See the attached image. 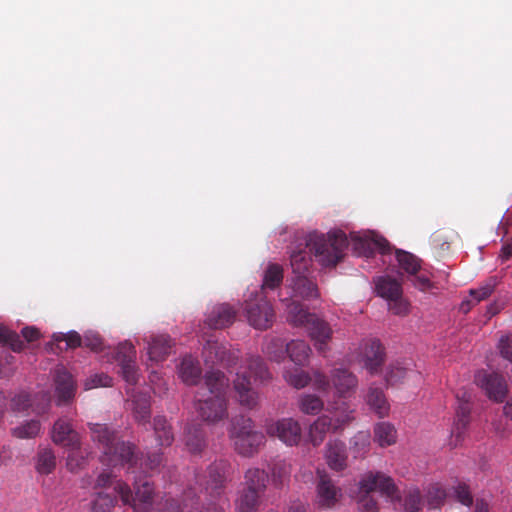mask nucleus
<instances>
[{
    "label": "nucleus",
    "instance_id": "nucleus-1",
    "mask_svg": "<svg viewBox=\"0 0 512 512\" xmlns=\"http://www.w3.org/2000/svg\"><path fill=\"white\" fill-rule=\"evenodd\" d=\"M91 438L102 451V462L106 465L126 467L128 472L154 473L163 463L160 451L149 452L145 460L135 454L136 446L121 440L115 430L106 424H89Z\"/></svg>",
    "mask_w": 512,
    "mask_h": 512
},
{
    "label": "nucleus",
    "instance_id": "nucleus-2",
    "mask_svg": "<svg viewBox=\"0 0 512 512\" xmlns=\"http://www.w3.org/2000/svg\"><path fill=\"white\" fill-rule=\"evenodd\" d=\"M304 250H293L290 256L291 268L294 275L309 272L311 263L310 253H313L317 261L325 267H334L344 256L348 247V238L341 230L331 231L327 235L310 234L305 240Z\"/></svg>",
    "mask_w": 512,
    "mask_h": 512
},
{
    "label": "nucleus",
    "instance_id": "nucleus-3",
    "mask_svg": "<svg viewBox=\"0 0 512 512\" xmlns=\"http://www.w3.org/2000/svg\"><path fill=\"white\" fill-rule=\"evenodd\" d=\"M205 386L210 396L201 399L200 396H204V394L197 392L195 396L197 399L196 410L203 421L217 423L228 416L225 397L228 379L219 370L209 371L205 374Z\"/></svg>",
    "mask_w": 512,
    "mask_h": 512
},
{
    "label": "nucleus",
    "instance_id": "nucleus-4",
    "mask_svg": "<svg viewBox=\"0 0 512 512\" xmlns=\"http://www.w3.org/2000/svg\"><path fill=\"white\" fill-rule=\"evenodd\" d=\"M287 321L293 326L305 327L318 352L324 354L327 351L333 331L325 320L308 312L301 303L290 301L287 304Z\"/></svg>",
    "mask_w": 512,
    "mask_h": 512
},
{
    "label": "nucleus",
    "instance_id": "nucleus-5",
    "mask_svg": "<svg viewBox=\"0 0 512 512\" xmlns=\"http://www.w3.org/2000/svg\"><path fill=\"white\" fill-rule=\"evenodd\" d=\"M229 437L235 451L247 458L259 453L265 443V436L261 431L256 430L251 418L243 415L232 419L229 429Z\"/></svg>",
    "mask_w": 512,
    "mask_h": 512
},
{
    "label": "nucleus",
    "instance_id": "nucleus-6",
    "mask_svg": "<svg viewBox=\"0 0 512 512\" xmlns=\"http://www.w3.org/2000/svg\"><path fill=\"white\" fill-rule=\"evenodd\" d=\"M268 377L269 372L263 360L260 357H250L247 371L238 372L234 380V388L242 406L252 409L257 405L258 395L252 388L251 378L254 381H264Z\"/></svg>",
    "mask_w": 512,
    "mask_h": 512
},
{
    "label": "nucleus",
    "instance_id": "nucleus-7",
    "mask_svg": "<svg viewBox=\"0 0 512 512\" xmlns=\"http://www.w3.org/2000/svg\"><path fill=\"white\" fill-rule=\"evenodd\" d=\"M114 490L125 505H131L133 507L134 512L150 511L154 489L147 480L141 484L136 483L135 495H133L130 487L122 482H118Z\"/></svg>",
    "mask_w": 512,
    "mask_h": 512
},
{
    "label": "nucleus",
    "instance_id": "nucleus-8",
    "mask_svg": "<svg viewBox=\"0 0 512 512\" xmlns=\"http://www.w3.org/2000/svg\"><path fill=\"white\" fill-rule=\"evenodd\" d=\"M474 381L490 400L502 403L508 394V385L504 377L498 373L481 370L475 374Z\"/></svg>",
    "mask_w": 512,
    "mask_h": 512
},
{
    "label": "nucleus",
    "instance_id": "nucleus-9",
    "mask_svg": "<svg viewBox=\"0 0 512 512\" xmlns=\"http://www.w3.org/2000/svg\"><path fill=\"white\" fill-rule=\"evenodd\" d=\"M360 489L367 494L378 491L391 500L399 499L398 488L394 480L382 472L369 471L365 473L360 480Z\"/></svg>",
    "mask_w": 512,
    "mask_h": 512
},
{
    "label": "nucleus",
    "instance_id": "nucleus-10",
    "mask_svg": "<svg viewBox=\"0 0 512 512\" xmlns=\"http://www.w3.org/2000/svg\"><path fill=\"white\" fill-rule=\"evenodd\" d=\"M246 316L251 326L256 329H267L272 325L274 310L265 298L246 301Z\"/></svg>",
    "mask_w": 512,
    "mask_h": 512
},
{
    "label": "nucleus",
    "instance_id": "nucleus-11",
    "mask_svg": "<svg viewBox=\"0 0 512 512\" xmlns=\"http://www.w3.org/2000/svg\"><path fill=\"white\" fill-rule=\"evenodd\" d=\"M116 360L120 367L119 373L129 385L138 382L139 374L136 366V350L132 343L125 341L120 343L116 351Z\"/></svg>",
    "mask_w": 512,
    "mask_h": 512
},
{
    "label": "nucleus",
    "instance_id": "nucleus-12",
    "mask_svg": "<svg viewBox=\"0 0 512 512\" xmlns=\"http://www.w3.org/2000/svg\"><path fill=\"white\" fill-rule=\"evenodd\" d=\"M274 346L282 349L284 347V342L280 339H274L267 347L269 356L275 361H280V359L283 358V351H281L279 355L276 353L273 354L271 349ZM285 348V352L296 365H303L308 360L311 353L310 346L303 340H293L290 343H287Z\"/></svg>",
    "mask_w": 512,
    "mask_h": 512
},
{
    "label": "nucleus",
    "instance_id": "nucleus-13",
    "mask_svg": "<svg viewBox=\"0 0 512 512\" xmlns=\"http://www.w3.org/2000/svg\"><path fill=\"white\" fill-rule=\"evenodd\" d=\"M341 497V489L325 471H317L316 502L320 507L331 508Z\"/></svg>",
    "mask_w": 512,
    "mask_h": 512
},
{
    "label": "nucleus",
    "instance_id": "nucleus-14",
    "mask_svg": "<svg viewBox=\"0 0 512 512\" xmlns=\"http://www.w3.org/2000/svg\"><path fill=\"white\" fill-rule=\"evenodd\" d=\"M349 422H351V417L348 414L345 418L336 419H332L328 415H322L310 426V441L313 446H319L328 432L340 430Z\"/></svg>",
    "mask_w": 512,
    "mask_h": 512
},
{
    "label": "nucleus",
    "instance_id": "nucleus-15",
    "mask_svg": "<svg viewBox=\"0 0 512 512\" xmlns=\"http://www.w3.org/2000/svg\"><path fill=\"white\" fill-rule=\"evenodd\" d=\"M267 433L290 446L298 444L301 439V427L297 421L291 418H284L269 424Z\"/></svg>",
    "mask_w": 512,
    "mask_h": 512
},
{
    "label": "nucleus",
    "instance_id": "nucleus-16",
    "mask_svg": "<svg viewBox=\"0 0 512 512\" xmlns=\"http://www.w3.org/2000/svg\"><path fill=\"white\" fill-rule=\"evenodd\" d=\"M354 249L362 255L370 256L374 251H379L382 254H388L391 251L390 243L382 236L375 233L359 235L351 234Z\"/></svg>",
    "mask_w": 512,
    "mask_h": 512
},
{
    "label": "nucleus",
    "instance_id": "nucleus-17",
    "mask_svg": "<svg viewBox=\"0 0 512 512\" xmlns=\"http://www.w3.org/2000/svg\"><path fill=\"white\" fill-rule=\"evenodd\" d=\"M361 355L365 368L371 374L378 373L385 361L384 347L377 339L365 340L361 345Z\"/></svg>",
    "mask_w": 512,
    "mask_h": 512
},
{
    "label": "nucleus",
    "instance_id": "nucleus-18",
    "mask_svg": "<svg viewBox=\"0 0 512 512\" xmlns=\"http://www.w3.org/2000/svg\"><path fill=\"white\" fill-rule=\"evenodd\" d=\"M52 440L54 443L70 450H75L80 447L79 434L66 419H59L54 423L52 428Z\"/></svg>",
    "mask_w": 512,
    "mask_h": 512
},
{
    "label": "nucleus",
    "instance_id": "nucleus-19",
    "mask_svg": "<svg viewBox=\"0 0 512 512\" xmlns=\"http://www.w3.org/2000/svg\"><path fill=\"white\" fill-rule=\"evenodd\" d=\"M54 382L59 402H67L74 397L76 383L64 366H57L54 370Z\"/></svg>",
    "mask_w": 512,
    "mask_h": 512
},
{
    "label": "nucleus",
    "instance_id": "nucleus-20",
    "mask_svg": "<svg viewBox=\"0 0 512 512\" xmlns=\"http://www.w3.org/2000/svg\"><path fill=\"white\" fill-rule=\"evenodd\" d=\"M236 314L237 310L229 304H218L209 312L205 323L212 329H223L234 322Z\"/></svg>",
    "mask_w": 512,
    "mask_h": 512
},
{
    "label": "nucleus",
    "instance_id": "nucleus-21",
    "mask_svg": "<svg viewBox=\"0 0 512 512\" xmlns=\"http://www.w3.org/2000/svg\"><path fill=\"white\" fill-rule=\"evenodd\" d=\"M325 458L332 470L336 472L345 470L348 458L345 443L340 440H330L326 444Z\"/></svg>",
    "mask_w": 512,
    "mask_h": 512
},
{
    "label": "nucleus",
    "instance_id": "nucleus-22",
    "mask_svg": "<svg viewBox=\"0 0 512 512\" xmlns=\"http://www.w3.org/2000/svg\"><path fill=\"white\" fill-rule=\"evenodd\" d=\"M456 397L458 406L456 408V421L453 433H455L456 438L459 439L470 422L471 394L467 391H463L462 394L457 393Z\"/></svg>",
    "mask_w": 512,
    "mask_h": 512
},
{
    "label": "nucleus",
    "instance_id": "nucleus-23",
    "mask_svg": "<svg viewBox=\"0 0 512 512\" xmlns=\"http://www.w3.org/2000/svg\"><path fill=\"white\" fill-rule=\"evenodd\" d=\"M331 381L340 396L353 392L357 385V377L348 369L336 368L331 371Z\"/></svg>",
    "mask_w": 512,
    "mask_h": 512
},
{
    "label": "nucleus",
    "instance_id": "nucleus-24",
    "mask_svg": "<svg viewBox=\"0 0 512 512\" xmlns=\"http://www.w3.org/2000/svg\"><path fill=\"white\" fill-rule=\"evenodd\" d=\"M269 482V475L264 469L252 467L244 474V488L264 494Z\"/></svg>",
    "mask_w": 512,
    "mask_h": 512
},
{
    "label": "nucleus",
    "instance_id": "nucleus-25",
    "mask_svg": "<svg viewBox=\"0 0 512 512\" xmlns=\"http://www.w3.org/2000/svg\"><path fill=\"white\" fill-rule=\"evenodd\" d=\"M179 376L187 385H197L201 377L199 362L191 355L183 357L179 366Z\"/></svg>",
    "mask_w": 512,
    "mask_h": 512
},
{
    "label": "nucleus",
    "instance_id": "nucleus-26",
    "mask_svg": "<svg viewBox=\"0 0 512 512\" xmlns=\"http://www.w3.org/2000/svg\"><path fill=\"white\" fill-rule=\"evenodd\" d=\"M292 289L295 296L312 299L319 296L317 284L308 277L307 273L294 275Z\"/></svg>",
    "mask_w": 512,
    "mask_h": 512
},
{
    "label": "nucleus",
    "instance_id": "nucleus-27",
    "mask_svg": "<svg viewBox=\"0 0 512 512\" xmlns=\"http://www.w3.org/2000/svg\"><path fill=\"white\" fill-rule=\"evenodd\" d=\"M171 339L168 335L152 336L148 342V354L152 361H162L170 353Z\"/></svg>",
    "mask_w": 512,
    "mask_h": 512
},
{
    "label": "nucleus",
    "instance_id": "nucleus-28",
    "mask_svg": "<svg viewBox=\"0 0 512 512\" xmlns=\"http://www.w3.org/2000/svg\"><path fill=\"white\" fill-rule=\"evenodd\" d=\"M366 402L378 417L384 418L388 416L390 405L382 389L373 386L369 387Z\"/></svg>",
    "mask_w": 512,
    "mask_h": 512
},
{
    "label": "nucleus",
    "instance_id": "nucleus-29",
    "mask_svg": "<svg viewBox=\"0 0 512 512\" xmlns=\"http://www.w3.org/2000/svg\"><path fill=\"white\" fill-rule=\"evenodd\" d=\"M185 445L192 454H198L206 447L205 433L201 425L195 424L187 427Z\"/></svg>",
    "mask_w": 512,
    "mask_h": 512
},
{
    "label": "nucleus",
    "instance_id": "nucleus-30",
    "mask_svg": "<svg viewBox=\"0 0 512 512\" xmlns=\"http://www.w3.org/2000/svg\"><path fill=\"white\" fill-rule=\"evenodd\" d=\"M153 430L159 446L169 447L174 441L172 426L163 416H156L153 420Z\"/></svg>",
    "mask_w": 512,
    "mask_h": 512
},
{
    "label": "nucleus",
    "instance_id": "nucleus-31",
    "mask_svg": "<svg viewBox=\"0 0 512 512\" xmlns=\"http://www.w3.org/2000/svg\"><path fill=\"white\" fill-rule=\"evenodd\" d=\"M457 238L458 234L452 230H437L431 235L430 243L437 254L444 255Z\"/></svg>",
    "mask_w": 512,
    "mask_h": 512
},
{
    "label": "nucleus",
    "instance_id": "nucleus-32",
    "mask_svg": "<svg viewBox=\"0 0 512 512\" xmlns=\"http://www.w3.org/2000/svg\"><path fill=\"white\" fill-rule=\"evenodd\" d=\"M132 410L137 422L146 424L150 419V397L145 393H138L132 396Z\"/></svg>",
    "mask_w": 512,
    "mask_h": 512
},
{
    "label": "nucleus",
    "instance_id": "nucleus-33",
    "mask_svg": "<svg viewBox=\"0 0 512 512\" xmlns=\"http://www.w3.org/2000/svg\"><path fill=\"white\" fill-rule=\"evenodd\" d=\"M376 290L379 296L387 301L402 295V286L399 281L389 276L380 277L376 283Z\"/></svg>",
    "mask_w": 512,
    "mask_h": 512
},
{
    "label": "nucleus",
    "instance_id": "nucleus-34",
    "mask_svg": "<svg viewBox=\"0 0 512 512\" xmlns=\"http://www.w3.org/2000/svg\"><path fill=\"white\" fill-rule=\"evenodd\" d=\"M261 496L262 494L258 492L243 488L235 502L236 510L238 512H256Z\"/></svg>",
    "mask_w": 512,
    "mask_h": 512
},
{
    "label": "nucleus",
    "instance_id": "nucleus-35",
    "mask_svg": "<svg viewBox=\"0 0 512 512\" xmlns=\"http://www.w3.org/2000/svg\"><path fill=\"white\" fill-rule=\"evenodd\" d=\"M397 439V431L389 422L377 423L374 427V440L381 447L394 444Z\"/></svg>",
    "mask_w": 512,
    "mask_h": 512
},
{
    "label": "nucleus",
    "instance_id": "nucleus-36",
    "mask_svg": "<svg viewBox=\"0 0 512 512\" xmlns=\"http://www.w3.org/2000/svg\"><path fill=\"white\" fill-rule=\"evenodd\" d=\"M370 450V434L360 431L350 440V452L355 459L364 458Z\"/></svg>",
    "mask_w": 512,
    "mask_h": 512
},
{
    "label": "nucleus",
    "instance_id": "nucleus-37",
    "mask_svg": "<svg viewBox=\"0 0 512 512\" xmlns=\"http://www.w3.org/2000/svg\"><path fill=\"white\" fill-rule=\"evenodd\" d=\"M396 259L399 267L409 275H416L421 269V260L410 252L396 250Z\"/></svg>",
    "mask_w": 512,
    "mask_h": 512
},
{
    "label": "nucleus",
    "instance_id": "nucleus-38",
    "mask_svg": "<svg viewBox=\"0 0 512 512\" xmlns=\"http://www.w3.org/2000/svg\"><path fill=\"white\" fill-rule=\"evenodd\" d=\"M283 281V269L278 264H269L264 272L262 289H275Z\"/></svg>",
    "mask_w": 512,
    "mask_h": 512
},
{
    "label": "nucleus",
    "instance_id": "nucleus-39",
    "mask_svg": "<svg viewBox=\"0 0 512 512\" xmlns=\"http://www.w3.org/2000/svg\"><path fill=\"white\" fill-rule=\"evenodd\" d=\"M447 495V491L439 483L430 485L425 495L428 507L433 509L441 507Z\"/></svg>",
    "mask_w": 512,
    "mask_h": 512
},
{
    "label": "nucleus",
    "instance_id": "nucleus-40",
    "mask_svg": "<svg viewBox=\"0 0 512 512\" xmlns=\"http://www.w3.org/2000/svg\"><path fill=\"white\" fill-rule=\"evenodd\" d=\"M411 375H416L415 371L402 366L399 363L391 364L386 372V382L389 385L402 383L403 380Z\"/></svg>",
    "mask_w": 512,
    "mask_h": 512
},
{
    "label": "nucleus",
    "instance_id": "nucleus-41",
    "mask_svg": "<svg viewBox=\"0 0 512 512\" xmlns=\"http://www.w3.org/2000/svg\"><path fill=\"white\" fill-rule=\"evenodd\" d=\"M41 430V424L38 420L32 419L25 421L19 426L13 428V436L19 439H30L36 437Z\"/></svg>",
    "mask_w": 512,
    "mask_h": 512
},
{
    "label": "nucleus",
    "instance_id": "nucleus-42",
    "mask_svg": "<svg viewBox=\"0 0 512 512\" xmlns=\"http://www.w3.org/2000/svg\"><path fill=\"white\" fill-rule=\"evenodd\" d=\"M56 466V457L50 449L39 451L36 469L41 474L51 473Z\"/></svg>",
    "mask_w": 512,
    "mask_h": 512
},
{
    "label": "nucleus",
    "instance_id": "nucleus-43",
    "mask_svg": "<svg viewBox=\"0 0 512 512\" xmlns=\"http://www.w3.org/2000/svg\"><path fill=\"white\" fill-rule=\"evenodd\" d=\"M286 382L296 389L304 388L312 378L302 369L295 368L284 373Z\"/></svg>",
    "mask_w": 512,
    "mask_h": 512
},
{
    "label": "nucleus",
    "instance_id": "nucleus-44",
    "mask_svg": "<svg viewBox=\"0 0 512 512\" xmlns=\"http://www.w3.org/2000/svg\"><path fill=\"white\" fill-rule=\"evenodd\" d=\"M422 496L418 488H410L405 493L404 509L405 512H420L422 509Z\"/></svg>",
    "mask_w": 512,
    "mask_h": 512
},
{
    "label": "nucleus",
    "instance_id": "nucleus-45",
    "mask_svg": "<svg viewBox=\"0 0 512 512\" xmlns=\"http://www.w3.org/2000/svg\"><path fill=\"white\" fill-rule=\"evenodd\" d=\"M323 408V401L316 395L307 394L300 399V410L305 414L316 415Z\"/></svg>",
    "mask_w": 512,
    "mask_h": 512
},
{
    "label": "nucleus",
    "instance_id": "nucleus-46",
    "mask_svg": "<svg viewBox=\"0 0 512 512\" xmlns=\"http://www.w3.org/2000/svg\"><path fill=\"white\" fill-rule=\"evenodd\" d=\"M116 498L113 495L99 492L92 501L90 512H110L114 507Z\"/></svg>",
    "mask_w": 512,
    "mask_h": 512
},
{
    "label": "nucleus",
    "instance_id": "nucleus-47",
    "mask_svg": "<svg viewBox=\"0 0 512 512\" xmlns=\"http://www.w3.org/2000/svg\"><path fill=\"white\" fill-rule=\"evenodd\" d=\"M496 285V277H490L478 289H471L469 293L473 297L474 304H477L480 301L487 299L494 291Z\"/></svg>",
    "mask_w": 512,
    "mask_h": 512
},
{
    "label": "nucleus",
    "instance_id": "nucleus-48",
    "mask_svg": "<svg viewBox=\"0 0 512 512\" xmlns=\"http://www.w3.org/2000/svg\"><path fill=\"white\" fill-rule=\"evenodd\" d=\"M290 471L284 463H275L271 468L272 484L280 489L289 480Z\"/></svg>",
    "mask_w": 512,
    "mask_h": 512
},
{
    "label": "nucleus",
    "instance_id": "nucleus-49",
    "mask_svg": "<svg viewBox=\"0 0 512 512\" xmlns=\"http://www.w3.org/2000/svg\"><path fill=\"white\" fill-rule=\"evenodd\" d=\"M113 379L104 374H95L94 376L90 377L85 382V389H93L97 387H110L112 386Z\"/></svg>",
    "mask_w": 512,
    "mask_h": 512
},
{
    "label": "nucleus",
    "instance_id": "nucleus-50",
    "mask_svg": "<svg viewBox=\"0 0 512 512\" xmlns=\"http://www.w3.org/2000/svg\"><path fill=\"white\" fill-rule=\"evenodd\" d=\"M454 495L458 502L465 506H470L473 503V497L469 487L464 483H459L454 488Z\"/></svg>",
    "mask_w": 512,
    "mask_h": 512
},
{
    "label": "nucleus",
    "instance_id": "nucleus-51",
    "mask_svg": "<svg viewBox=\"0 0 512 512\" xmlns=\"http://www.w3.org/2000/svg\"><path fill=\"white\" fill-rule=\"evenodd\" d=\"M388 307L395 315L404 316L409 312V303L403 299L402 295L388 300Z\"/></svg>",
    "mask_w": 512,
    "mask_h": 512
},
{
    "label": "nucleus",
    "instance_id": "nucleus-52",
    "mask_svg": "<svg viewBox=\"0 0 512 512\" xmlns=\"http://www.w3.org/2000/svg\"><path fill=\"white\" fill-rule=\"evenodd\" d=\"M85 462V457L80 451V447L75 450H70L67 456V466L71 471H76L82 467Z\"/></svg>",
    "mask_w": 512,
    "mask_h": 512
},
{
    "label": "nucleus",
    "instance_id": "nucleus-53",
    "mask_svg": "<svg viewBox=\"0 0 512 512\" xmlns=\"http://www.w3.org/2000/svg\"><path fill=\"white\" fill-rule=\"evenodd\" d=\"M31 405V399L27 393H20L16 395L11 401V407L15 411H25Z\"/></svg>",
    "mask_w": 512,
    "mask_h": 512
},
{
    "label": "nucleus",
    "instance_id": "nucleus-54",
    "mask_svg": "<svg viewBox=\"0 0 512 512\" xmlns=\"http://www.w3.org/2000/svg\"><path fill=\"white\" fill-rule=\"evenodd\" d=\"M501 356L512 362V337L502 336L499 340Z\"/></svg>",
    "mask_w": 512,
    "mask_h": 512
},
{
    "label": "nucleus",
    "instance_id": "nucleus-55",
    "mask_svg": "<svg viewBox=\"0 0 512 512\" xmlns=\"http://www.w3.org/2000/svg\"><path fill=\"white\" fill-rule=\"evenodd\" d=\"M83 344L93 351H99L103 347V341L98 334H86L83 339Z\"/></svg>",
    "mask_w": 512,
    "mask_h": 512
},
{
    "label": "nucleus",
    "instance_id": "nucleus-56",
    "mask_svg": "<svg viewBox=\"0 0 512 512\" xmlns=\"http://www.w3.org/2000/svg\"><path fill=\"white\" fill-rule=\"evenodd\" d=\"M313 384L320 391H327L330 388L329 378L319 371L314 372Z\"/></svg>",
    "mask_w": 512,
    "mask_h": 512
},
{
    "label": "nucleus",
    "instance_id": "nucleus-57",
    "mask_svg": "<svg viewBox=\"0 0 512 512\" xmlns=\"http://www.w3.org/2000/svg\"><path fill=\"white\" fill-rule=\"evenodd\" d=\"M362 512H375L378 510L377 501L370 495L363 496L359 502Z\"/></svg>",
    "mask_w": 512,
    "mask_h": 512
},
{
    "label": "nucleus",
    "instance_id": "nucleus-58",
    "mask_svg": "<svg viewBox=\"0 0 512 512\" xmlns=\"http://www.w3.org/2000/svg\"><path fill=\"white\" fill-rule=\"evenodd\" d=\"M414 279H413V285L421 290V291H427L429 290L430 288L433 287V284L432 282L430 281L429 277H427L426 275L424 274H420V275H414Z\"/></svg>",
    "mask_w": 512,
    "mask_h": 512
},
{
    "label": "nucleus",
    "instance_id": "nucleus-59",
    "mask_svg": "<svg viewBox=\"0 0 512 512\" xmlns=\"http://www.w3.org/2000/svg\"><path fill=\"white\" fill-rule=\"evenodd\" d=\"M332 414V419L345 418L347 414L351 417V421L354 419V417L352 416L353 410L350 409V407L345 402H342L340 405L334 407Z\"/></svg>",
    "mask_w": 512,
    "mask_h": 512
},
{
    "label": "nucleus",
    "instance_id": "nucleus-60",
    "mask_svg": "<svg viewBox=\"0 0 512 512\" xmlns=\"http://www.w3.org/2000/svg\"><path fill=\"white\" fill-rule=\"evenodd\" d=\"M5 344L9 345L10 348L15 352H20L25 346L24 341L21 339L20 335L13 331Z\"/></svg>",
    "mask_w": 512,
    "mask_h": 512
},
{
    "label": "nucleus",
    "instance_id": "nucleus-61",
    "mask_svg": "<svg viewBox=\"0 0 512 512\" xmlns=\"http://www.w3.org/2000/svg\"><path fill=\"white\" fill-rule=\"evenodd\" d=\"M65 342L68 348H77L82 345L83 340L78 332L70 331L65 336Z\"/></svg>",
    "mask_w": 512,
    "mask_h": 512
},
{
    "label": "nucleus",
    "instance_id": "nucleus-62",
    "mask_svg": "<svg viewBox=\"0 0 512 512\" xmlns=\"http://www.w3.org/2000/svg\"><path fill=\"white\" fill-rule=\"evenodd\" d=\"M21 333L27 342L36 341L40 337L39 330L34 327H25Z\"/></svg>",
    "mask_w": 512,
    "mask_h": 512
},
{
    "label": "nucleus",
    "instance_id": "nucleus-63",
    "mask_svg": "<svg viewBox=\"0 0 512 512\" xmlns=\"http://www.w3.org/2000/svg\"><path fill=\"white\" fill-rule=\"evenodd\" d=\"M512 226V213L508 212L501 220L498 230L503 232L504 236H508L509 227Z\"/></svg>",
    "mask_w": 512,
    "mask_h": 512
},
{
    "label": "nucleus",
    "instance_id": "nucleus-64",
    "mask_svg": "<svg viewBox=\"0 0 512 512\" xmlns=\"http://www.w3.org/2000/svg\"><path fill=\"white\" fill-rule=\"evenodd\" d=\"M512 256V237L507 239L503 244L500 252V258L502 261H507Z\"/></svg>",
    "mask_w": 512,
    "mask_h": 512
}]
</instances>
